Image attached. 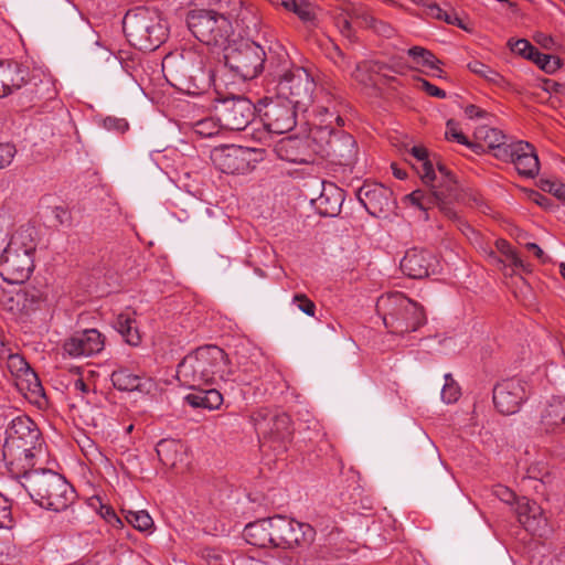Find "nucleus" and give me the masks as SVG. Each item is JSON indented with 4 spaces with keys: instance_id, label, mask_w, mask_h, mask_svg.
Returning <instances> with one entry per match:
<instances>
[{
    "instance_id": "obj_33",
    "label": "nucleus",
    "mask_w": 565,
    "mask_h": 565,
    "mask_svg": "<svg viewBox=\"0 0 565 565\" xmlns=\"http://www.w3.org/2000/svg\"><path fill=\"white\" fill-rule=\"evenodd\" d=\"M565 424V398H553L541 416V425L546 433H553Z\"/></svg>"
},
{
    "instance_id": "obj_20",
    "label": "nucleus",
    "mask_w": 565,
    "mask_h": 565,
    "mask_svg": "<svg viewBox=\"0 0 565 565\" xmlns=\"http://www.w3.org/2000/svg\"><path fill=\"white\" fill-rule=\"evenodd\" d=\"M296 109L287 100L270 102L265 106L263 122L268 132L281 135L296 126Z\"/></svg>"
},
{
    "instance_id": "obj_24",
    "label": "nucleus",
    "mask_w": 565,
    "mask_h": 565,
    "mask_svg": "<svg viewBox=\"0 0 565 565\" xmlns=\"http://www.w3.org/2000/svg\"><path fill=\"white\" fill-rule=\"evenodd\" d=\"M28 71L12 61H0V98L6 97L26 83Z\"/></svg>"
},
{
    "instance_id": "obj_26",
    "label": "nucleus",
    "mask_w": 565,
    "mask_h": 565,
    "mask_svg": "<svg viewBox=\"0 0 565 565\" xmlns=\"http://www.w3.org/2000/svg\"><path fill=\"white\" fill-rule=\"evenodd\" d=\"M256 429L264 436L284 440L291 434L290 417L285 413H280L264 418H256Z\"/></svg>"
},
{
    "instance_id": "obj_40",
    "label": "nucleus",
    "mask_w": 565,
    "mask_h": 565,
    "mask_svg": "<svg viewBox=\"0 0 565 565\" xmlns=\"http://www.w3.org/2000/svg\"><path fill=\"white\" fill-rule=\"evenodd\" d=\"M467 67L473 74L484 78L486 81L494 85H498L500 87L507 85L504 77L499 72L489 67L488 65L483 64L480 61H471L468 63Z\"/></svg>"
},
{
    "instance_id": "obj_45",
    "label": "nucleus",
    "mask_w": 565,
    "mask_h": 565,
    "mask_svg": "<svg viewBox=\"0 0 565 565\" xmlns=\"http://www.w3.org/2000/svg\"><path fill=\"white\" fill-rule=\"evenodd\" d=\"M531 61H533L544 72L551 73V74L556 72L557 70H559L562 66L561 60L558 57L548 55V54H544L539 51L535 52V54Z\"/></svg>"
},
{
    "instance_id": "obj_35",
    "label": "nucleus",
    "mask_w": 565,
    "mask_h": 565,
    "mask_svg": "<svg viewBox=\"0 0 565 565\" xmlns=\"http://www.w3.org/2000/svg\"><path fill=\"white\" fill-rule=\"evenodd\" d=\"M477 135L484 141L488 148L493 150L495 158H498V154L501 153V151L507 150L508 152L511 148V142L507 141L505 135L497 128L481 127L478 129Z\"/></svg>"
},
{
    "instance_id": "obj_2",
    "label": "nucleus",
    "mask_w": 565,
    "mask_h": 565,
    "mask_svg": "<svg viewBox=\"0 0 565 565\" xmlns=\"http://www.w3.org/2000/svg\"><path fill=\"white\" fill-rule=\"evenodd\" d=\"M41 434L34 422L24 415L13 418L7 430L3 458L17 473H28L34 466V458L41 451Z\"/></svg>"
},
{
    "instance_id": "obj_14",
    "label": "nucleus",
    "mask_w": 565,
    "mask_h": 565,
    "mask_svg": "<svg viewBox=\"0 0 565 565\" xmlns=\"http://www.w3.org/2000/svg\"><path fill=\"white\" fill-rule=\"evenodd\" d=\"M217 116L223 128L243 130L254 118V106L245 97L233 96L221 102Z\"/></svg>"
},
{
    "instance_id": "obj_11",
    "label": "nucleus",
    "mask_w": 565,
    "mask_h": 565,
    "mask_svg": "<svg viewBox=\"0 0 565 565\" xmlns=\"http://www.w3.org/2000/svg\"><path fill=\"white\" fill-rule=\"evenodd\" d=\"M213 164L228 174H243L254 169L257 150L235 145L215 148L211 153Z\"/></svg>"
},
{
    "instance_id": "obj_37",
    "label": "nucleus",
    "mask_w": 565,
    "mask_h": 565,
    "mask_svg": "<svg viewBox=\"0 0 565 565\" xmlns=\"http://www.w3.org/2000/svg\"><path fill=\"white\" fill-rule=\"evenodd\" d=\"M288 11L294 12L303 22H312L316 19V7L308 0H278Z\"/></svg>"
},
{
    "instance_id": "obj_32",
    "label": "nucleus",
    "mask_w": 565,
    "mask_h": 565,
    "mask_svg": "<svg viewBox=\"0 0 565 565\" xmlns=\"http://www.w3.org/2000/svg\"><path fill=\"white\" fill-rule=\"evenodd\" d=\"M184 401L193 408L214 411L223 404V395L215 388L200 390L199 387L195 392L188 394Z\"/></svg>"
},
{
    "instance_id": "obj_64",
    "label": "nucleus",
    "mask_w": 565,
    "mask_h": 565,
    "mask_svg": "<svg viewBox=\"0 0 565 565\" xmlns=\"http://www.w3.org/2000/svg\"><path fill=\"white\" fill-rule=\"evenodd\" d=\"M22 296L25 300L30 299L32 302H36L38 307H40L42 302L41 295L35 289L25 290Z\"/></svg>"
},
{
    "instance_id": "obj_60",
    "label": "nucleus",
    "mask_w": 565,
    "mask_h": 565,
    "mask_svg": "<svg viewBox=\"0 0 565 565\" xmlns=\"http://www.w3.org/2000/svg\"><path fill=\"white\" fill-rule=\"evenodd\" d=\"M72 390L74 391V393L78 394L82 398H84L89 393V387L84 382L83 379H76L72 384Z\"/></svg>"
},
{
    "instance_id": "obj_38",
    "label": "nucleus",
    "mask_w": 565,
    "mask_h": 565,
    "mask_svg": "<svg viewBox=\"0 0 565 565\" xmlns=\"http://www.w3.org/2000/svg\"><path fill=\"white\" fill-rule=\"evenodd\" d=\"M126 521L131 524L137 531L145 533H152L154 523L151 515L146 510L131 511L121 509Z\"/></svg>"
},
{
    "instance_id": "obj_17",
    "label": "nucleus",
    "mask_w": 565,
    "mask_h": 565,
    "mask_svg": "<svg viewBox=\"0 0 565 565\" xmlns=\"http://www.w3.org/2000/svg\"><path fill=\"white\" fill-rule=\"evenodd\" d=\"M526 398L527 385L519 379L504 380L497 384L493 390L494 406L504 415H512L519 412Z\"/></svg>"
},
{
    "instance_id": "obj_49",
    "label": "nucleus",
    "mask_w": 565,
    "mask_h": 565,
    "mask_svg": "<svg viewBox=\"0 0 565 565\" xmlns=\"http://www.w3.org/2000/svg\"><path fill=\"white\" fill-rule=\"evenodd\" d=\"M446 138L457 141L460 145L470 147L467 137L459 129V125L455 120H448L446 124Z\"/></svg>"
},
{
    "instance_id": "obj_47",
    "label": "nucleus",
    "mask_w": 565,
    "mask_h": 565,
    "mask_svg": "<svg viewBox=\"0 0 565 565\" xmlns=\"http://www.w3.org/2000/svg\"><path fill=\"white\" fill-rule=\"evenodd\" d=\"M509 47L512 52L519 54L522 57L527 60H532L535 52L537 51L527 40L519 39V40H510L508 42Z\"/></svg>"
},
{
    "instance_id": "obj_8",
    "label": "nucleus",
    "mask_w": 565,
    "mask_h": 565,
    "mask_svg": "<svg viewBox=\"0 0 565 565\" xmlns=\"http://www.w3.org/2000/svg\"><path fill=\"white\" fill-rule=\"evenodd\" d=\"M376 310L384 326L394 334L414 332L426 322L423 308L401 292L380 297Z\"/></svg>"
},
{
    "instance_id": "obj_15",
    "label": "nucleus",
    "mask_w": 565,
    "mask_h": 565,
    "mask_svg": "<svg viewBox=\"0 0 565 565\" xmlns=\"http://www.w3.org/2000/svg\"><path fill=\"white\" fill-rule=\"evenodd\" d=\"M359 202L375 217L387 216L395 207L391 189L381 183L365 182L356 192Z\"/></svg>"
},
{
    "instance_id": "obj_54",
    "label": "nucleus",
    "mask_w": 565,
    "mask_h": 565,
    "mask_svg": "<svg viewBox=\"0 0 565 565\" xmlns=\"http://www.w3.org/2000/svg\"><path fill=\"white\" fill-rule=\"evenodd\" d=\"M11 523V508L7 498L0 493V527H7Z\"/></svg>"
},
{
    "instance_id": "obj_44",
    "label": "nucleus",
    "mask_w": 565,
    "mask_h": 565,
    "mask_svg": "<svg viewBox=\"0 0 565 565\" xmlns=\"http://www.w3.org/2000/svg\"><path fill=\"white\" fill-rule=\"evenodd\" d=\"M441 399L446 404H452L460 397V387L450 373L445 374V384L441 388Z\"/></svg>"
},
{
    "instance_id": "obj_30",
    "label": "nucleus",
    "mask_w": 565,
    "mask_h": 565,
    "mask_svg": "<svg viewBox=\"0 0 565 565\" xmlns=\"http://www.w3.org/2000/svg\"><path fill=\"white\" fill-rule=\"evenodd\" d=\"M355 141L352 136L339 130L330 143V150L323 157L338 159L342 163H349L355 153Z\"/></svg>"
},
{
    "instance_id": "obj_13",
    "label": "nucleus",
    "mask_w": 565,
    "mask_h": 565,
    "mask_svg": "<svg viewBox=\"0 0 565 565\" xmlns=\"http://www.w3.org/2000/svg\"><path fill=\"white\" fill-rule=\"evenodd\" d=\"M439 174V188H436L434 182L427 184L431 188V191L425 192L423 190H415L405 196L406 201H409L412 205L418 207L423 212H427L433 205L439 204L446 199L452 196V192L456 190V181L451 172L444 166L438 163L437 166ZM427 213H425V220H427Z\"/></svg>"
},
{
    "instance_id": "obj_46",
    "label": "nucleus",
    "mask_w": 565,
    "mask_h": 565,
    "mask_svg": "<svg viewBox=\"0 0 565 565\" xmlns=\"http://www.w3.org/2000/svg\"><path fill=\"white\" fill-rule=\"evenodd\" d=\"M353 79L363 86H370L374 83L373 79V65L370 62H362L356 64L354 71L351 73Z\"/></svg>"
},
{
    "instance_id": "obj_7",
    "label": "nucleus",
    "mask_w": 565,
    "mask_h": 565,
    "mask_svg": "<svg viewBox=\"0 0 565 565\" xmlns=\"http://www.w3.org/2000/svg\"><path fill=\"white\" fill-rule=\"evenodd\" d=\"M122 28L129 43L141 51H153L168 38L160 13L146 7L129 10L122 19Z\"/></svg>"
},
{
    "instance_id": "obj_1",
    "label": "nucleus",
    "mask_w": 565,
    "mask_h": 565,
    "mask_svg": "<svg viewBox=\"0 0 565 565\" xmlns=\"http://www.w3.org/2000/svg\"><path fill=\"white\" fill-rule=\"evenodd\" d=\"M177 376L180 383L195 390L213 384L217 379L230 381L232 371L227 355L216 345H204L186 354L179 363Z\"/></svg>"
},
{
    "instance_id": "obj_27",
    "label": "nucleus",
    "mask_w": 565,
    "mask_h": 565,
    "mask_svg": "<svg viewBox=\"0 0 565 565\" xmlns=\"http://www.w3.org/2000/svg\"><path fill=\"white\" fill-rule=\"evenodd\" d=\"M343 202V191L333 183H328L323 185L322 192L316 200V206L320 215L333 217L340 213Z\"/></svg>"
},
{
    "instance_id": "obj_57",
    "label": "nucleus",
    "mask_w": 565,
    "mask_h": 565,
    "mask_svg": "<svg viewBox=\"0 0 565 565\" xmlns=\"http://www.w3.org/2000/svg\"><path fill=\"white\" fill-rule=\"evenodd\" d=\"M105 127L124 132L128 129V122L125 119L108 117L104 121Z\"/></svg>"
},
{
    "instance_id": "obj_59",
    "label": "nucleus",
    "mask_w": 565,
    "mask_h": 565,
    "mask_svg": "<svg viewBox=\"0 0 565 565\" xmlns=\"http://www.w3.org/2000/svg\"><path fill=\"white\" fill-rule=\"evenodd\" d=\"M444 21L448 24L457 25L458 28L471 32V29L454 12H447Z\"/></svg>"
},
{
    "instance_id": "obj_62",
    "label": "nucleus",
    "mask_w": 565,
    "mask_h": 565,
    "mask_svg": "<svg viewBox=\"0 0 565 565\" xmlns=\"http://www.w3.org/2000/svg\"><path fill=\"white\" fill-rule=\"evenodd\" d=\"M465 114L466 116L469 118V119H476V118H481L483 116H486V111L480 109L478 106L476 105H468L466 108H465Z\"/></svg>"
},
{
    "instance_id": "obj_19",
    "label": "nucleus",
    "mask_w": 565,
    "mask_h": 565,
    "mask_svg": "<svg viewBox=\"0 0 565 565\" xmlns=\"http://www.w3.org/2000/svg\"><path fill=\"white\" fill-rule=\"evenodd\" d=\"M7 367L15 377L17 387L32 397H43V387L36 373L30 367L24 358L18 353H8Z\"/></svg>"
},
{
    "instance_id": "obj_56",
    "label": "nucleus",
    "mask_w": 565,
    "mask_h": 565,
    "mask_svg": "<svg viewBox=\"0 0 565 565\" xmlns=\"http://www.w3.org/2000/svg\"><path fill=\"white\" fill-rule=\"evenodd\" d=\"M423 6L425 8V14L427 17L444 21L447 12L444 11L438 4L431 2V3H423Z\"/></svg>"
},
{
    "instance_id": "obj_25",
    "label": "nucleus",
    "mask_w": 565,
    "mask_h": 565,
    "mask_svg": "<svg viewBox=\"0 0 565 565\" xmlns=\"http://www.w3.org/2000/svg\"><path fill=\"white\" fill-rule=\"evenodd\" d=\"M276 156L291 163H309L310 156L307 152L306 142L298 137H284L274 146Z\"/></svg>"
},
{
    "instance_id": "obj_51",
    "label": "nucleus",
    "mask_w": 565,
    "mask_h": 565,
    "mask_svg": "<svg viewBox=\"0 0 565 565\" xmlns=\"http://www.w3.org/2000/svg\"><path fill=\"white\" fill-rule=\"evenodd\" d=\"M292 302L297 308L309 317H313L316 313V305L303 294H296L292 298Z\"/></svg>"
},
{
    "instance_id": "obj_58",
    "label": "nucleus",
    "mask_w": 565,
    "mask_h": 565,
    "mask_svg": "<svg viewBox=\"0 0 565 565\" xmlns=\"http://www.w3.org/2000/svg\"><path fill=\"white\" fill-rule=\"evenodd\" d=\"M420 84H422V87L423 89L430 96L433 97H438V98H445L446 97V92L440 89L439 87L430 84L429 82H427L426 79H422L420 81Z\"/></svg>"
},
{
    "instance_id": "obj_50",
    "label": "nucleus",
    "mask_w": 565,
    "mask_h": 565,
    "mask_svg": "<svg viewBox=\"0 0 565 565\" xmlns=\"http://www.w3.org/2000/svg\"><path fill=\"white\" fill-rule=\"evenodd\" d=\"M498 250L505 256L507 260L510 262L514 267H522V260L518 254L511 248L510 244L504 239L497 241Z\"/></svg>"
},
{
    "instance_id": "obj_63",
    "label": "nucleus",
    "mask_w": 565,
    "mask_h": 565,
    "mask_svg": "<svg viewBox=\"0 0 565 565\" xmlns=\"http://www.w3.org/2000/svg\"><path fill=\"white\" fill-rule=\"evenodd\" d=\"M526 249L530 252H533L534 255L543 263L548 260V257L545 255L543 249L535 243H526L525 244Z\"/></svg>"
},
{
    "instance_id": "obj_41",
    "label": "nucleus",
    "mask_w": 565,
    "mask_h": 565,
    "mask_svg": "<svg viewBox=\"0 0 565 565\" xmlns=\"http://www.w3.org/2000/svg\"><path fill=\"white\" fill-rule=\"evenodd\" d=\"M407 54L413 62L429 70H438L441 62L427 49L423 46H413L408 49Z\"/></svg>"
},
{
    "instance_id": "obj_9",
    "label": "nucleus",
    "mask_w": 565,
    "mask_h": 565,
    "mask_svg": "<svg viewBox=\"0 0 565 565\" xmlns=\"http://www.w3.org/2000/svg\"><path fill=\"white\" fill-rule=\"evenodd\" d=\"M35 244L30 235L14 233L0 256V276L9 284L26 281L34 269Z\"/></svg>"
},
{
    "instance_id": "obj_48",
    "label": "nucleus",
    "mask_w": 565,
    "mask_h": 565,
    "mask_svg": "<svg viewBox=\"0 0 565 565\" xmlns=\"http://www.w3.org/2000/svg\"><path fill=\"white\" fill-rule=\"evenodd\" d=\"M364 10H362V9L355 10L354 17H348V15H343V14L338 17V19H337L338 28L344 35L350 36L352 23H358L360 25H363V23L361 22V19H359V15Z\"/></svg>"
},
{
    "instance_id": "obj_34",
    "label": "nucleus",
    "mask_w": 565,
    "mask_h": 565,
    "mask_svg": "<svg viewBox=\"0 0 565 565\" xmlns=\"http://www.w3.org/2000/svg\"><path fill=\"white\" fill-rule=\"evenodd\" d=\"M115 329L121 334L125 342L132 347H138L141 342V335L138 331L134 313L122 312L117 316L114 322Z\"/></svg>"
},
{
    "instance_id": "obj_3",
    "label": "nucleus",
    "mask_w": 565,
    "mask_h": 565,
    "mask_svg": "<svg viewBox=\"0 0 565 565\" xmlns=\"http://www.w3.org/2000/svg\"><path fill=\"white\" fill-rule=\"evenodd\" d=\"M278 63L274 64L269 57V68L277 81V95L301 111H306L313 102L316 82L313 76L303 67L292 66L287 53L279 49Z\"/></svg>"
},
{
    "instance_id": "obj_61",
    "label": "nucleus",
    "mask_w": 565,
    "mask_h": 565,
    "mask_svg": "<svg viewBox=\"0 0 565 565\" xmlns=\"http://www.w3.org/2000/svg\"><path fill=\"white\" fill-rule=\"evenodd\" d=\"M98 514L105 520V522H108L116 514L115 510L110 505L104 504L100 501H98Z\"/></svg>"
},
{
    "instance_id": "obj_21",
    "label": "nucleus",
    "mask_w": 565,
    "mask_h": 565,
    "mask_svg": "<svg viewBox=\"0 0 565 565\" xmlns=\"http://www.w3.org/2000/svg\"><path fill=\"white\" fill-rule=\"evenodd\" d=\"M104 347V335L96 329H87L74 333L63 348L70 356L87 358L99 353Z\"/></svg>"
},
{
    "instance_id": "obj_55",
    "label": "nucleus",
    "mask_w": 565,
    "mask_h": 565,
    "mask_svg": "<svg viewBox=\"0 0 565 565\" xmlns=\"http://www.w3.org/2000/svg\"><path fill=\"white\" fill-rule=\"evenodd\" d=\"M493 494L504 503L511 504L515 501V494L512 490L504 486H497Z\"/></svg>"
},
{
    "instance_id": "obj_4",
    "label": "nucleus",
    "mask_w": 565,
    "mask_h": 565,
    "mask_svg": "<svg viewBox=\"0 0 565 565\" xmlns=\"http://www.w3.org/2000/svg\"><path fill=\"white\" fill-rule=\"evenodd\" d=\"M206 62L207 57L204 54L195 50H185L167 55L162 67L174 86L190 95H199L213 83V73L206 67Z\"/></svg>"
},
{
    "instance_id": "obj_36",
    "label": "nucleus",
    "mask_w": 565,
    "mask_h": 565,
    "mask_svg": "<svg viewBox=\"0 0 565 565\" xmlns=\"http://www.w3.org/2000/svg\"><path fill=\"white\" fill-rule=\"evenodd\" d=\"M411 154L417 160L419 167H417V172L420 175L422 181L425 184H431L435 182L438 177L433 167V163L428 160L427 150L420 146H414L411 149Z\"/></svg>"
},
{
    "instance_id": "obj_28",
    "label": "nucleus",
    "mask_w": 565,
    "mask_h": 565,
    "mask_svg": "<svg viewBox=\"0 0 565 565\" xmlns=\"http://www.w3.org/2000/svg\"><path fill=\"white\" fill-rule=\"evenodd\" d=\"M113 385L125 392H149L152 387L150 379L131 373L128 369H119L111 373Z\"/></svg>"
},
{
    "instance_id": "obj_29",
    "label": "nucleus",
    "mask_w": 565,
    "mask_h": 565,
    "mask_svg": "<svg viewBox=\"0 0 565 565\" xmlns=\"http://www.w3.org/2000/svg\"><path fill=\"white\" fill-rule=\"evenodd\" d=\"M243 536L250 545L258 547L273 546L271 518L247 524Z\"/></svg>"
},
{
    "instance_id": "obj_39",
    "label": "nucleus",
    "mask_w": 565,
    "mask_h": 565,
    "mask_svg": "<svg viewBox=\"0 0 565 565\" xmlns=\"http://www.w3.org/2000/svg\"><path fill=\"white\" fill-rule=\"evenodd\" d=\"M215 3L222 4L223 2L230 6L233 3V9L228 11V14L235 17L237 21L242 23L249 22L256 30L259 26V19L249 9L243 7L241 0H213Z\"/></svg>"
},
{
    "instance_id": "obj_53",
    "label": "nucleus",
    "mask_w": 565,
    "mask_h": 565,
    "mask_svg": "<svg viewBox=\"0 0 565 565\" xmlns=\"http://www.w3.org/2000/svg\"><path fill=\"white\" fill-rule=\"evenodd\" d=\"M15 156V148L10 143H0V169L9 166Z\"/></svg>"
},
{
    "instance_id": "obj_23",
    "label": "nucleus",
    "mask_w": 565,
    "mask_h": 565,
    "mask_svg": "<svg viewBox=\"0 0 565 565\" xmlns=\"http://www.w3.org/2000/svg\"><path fill=\"white\" fill-rule=\"evenodd\" d=\"M515 514L519 522L530 532L540 533L546 526L547 519L543 509L529 498H521L515 502Z\"/></svg>"
},
{
    "instance_id": "obj_16",
    "label": "nucleus",
    "mask_w": 565,
    "mask_h": 565,
    "mask_svg": "<svg viewBox=\"0 0 565 565\" xmlns=\"http://www.w3.org/2000/svg\"><path fill=\"white\" fill-rule=\"evenodd\" d=\"M333 124L340 127L343 125V119L337 113L328 108H319L317 111V121L309 132V139L313 145L312 150L321 157L330 150V143L339 131Z\"/></svg>"
},
{
    "instance_id": "obj_10",
    "label": "nucleus",
    "mask_w": 565,
    "mask_h": 565,
    "mask_svg": "<svg viewBox=\"0 0 565 565\" xmlns=\"http://www.w3.org/2000/svg\"><path fill=\"white\" fill-rule=\"evenodd\" d=\"M186 22L189 30L200 42L222 50L234 35L228 18L214 11H192Z\"/></svg>"
},
{
    "instance_id": "obj_31",
    "label": "nucleus",
    "mask_w": 565,
    "mask_h": 565,
    "mask_svg": "<svg viewBox=\"0 0 565 565\" xmlns=\"http://www.w3.org/2000/svg\"><path fill=\"white\" fill-rule=\"evenodd\" d=\"M159 460L167 467H175L185 456L184 445L177 439H161L156 447Z\"/></svg>"
},
{
    "instance_id": "obj_42",
    "label": "nucleus",
    "mask_w": 565,
    "mask_h": 565,
    "mask_svg": "<svg viewBox=\"0 0 565 565\" xmlns=\"http://www.w3.org/2000/svg\"><path fill=\"white\" fill-rule=\"evenodd\" d=\"M359 19H361L363 26L373 29L377 34L382 36L390 38L394 33V30L390 24L376 20V18L373 17L369 11L361 12Z\"/></svg>"
},
{
    "instance_id": "obj_43",
    "label": "nucleus",
    "mask_w": 565,
    "mask_h": 565,
    "mask_svg": "<svg viewBox=\"0 0 565 565\" xmlns=\"http://www.w3.org/2000/svg\"><path fill=\"white\" fill-rule=\"evenodd\" d=\"M221 122L213 118H204L193 124V131L200 137L210 138L218 134Z\"/></svg>"
},
{
    "instance_id": "obj_6",
    "label": "nucleus",
    "mask_w": 565,
    "mask_h": 565,
    "mask_svg": "<svg viewBox=\"0 0 565 565\" xmlns=\"http://www.w3.org/2000/svg\"><path fill=\"white\" fill-rule=\"evenodd\" d=\"M243 24L247 36L232 38L222 51L225 66L246 81L255 78L264 70L266 52L260 43L249 38L258 32V28L255 30L249 22Z\"/></svg>"
},
{
    "instance_id": "obj_52",
    "label": "nucleus",
    "mask_w": 565,
    "mask_h": 565,
    "mask_svg": "<svg viewBox=\"0 0 565 565\" xmlns=\"http://www.w3.org/2000/svg\"><path fill=\"white\" fill-rule=\"evenodd\" d=\"M542 189L552 193L559 200L565 201V184L558 181L545 180L542 182Z\"/></svg>"
},
{
    "instance_id": "obj_5",
    "label": "nucleus",
    "mask_w": 565,
    "mask_h": 565,
    "mask_svg": "<svg viewBox=\"0 0 565 565\" xmlns=\"http://www.w3.org/2000/svg\"><path fill=\"white\" fill-rule=\"evenodd\" d=\"M22 487L44 509L65 510L74 500V490L64 477L52 470H31L22 476Z\"/></svg>"
},
{
    "instance_id": "obj_18",
    "label": "nucleus",
    "mask_w": 565,
    "mask_h": 565,
    "mask_svg": "<svg viewBox=\"0 0 565 565\" xmlns=\"http://www.w3.org/2000/svg\"><path fill=\"white\" fill-rule=\"evenodd\" d=\"M498 159L511 161L518 173L525 178H534L540 171V161L535 148L527 141H511V148L501 151Z\"/></svg>"
},
{
    "instance_id": "obj_22",
    "label": "nucleus",
    "mask_w": 565,
    "mask_h": 565,
    "mask_svg": "<svg viewBox=\"0 0 565 565\" xmlns=\"http://www.w3.org/2000/svg\"><path fill=\"white\" fill-rule=\"evenodd\" d=\"M437 260L425 249L413 248L406 252L399 267L404 275L413 279H422L436 270Z\"/></svg>"
},
{
    "instance_id": "obj_12",
    "label": "nucleus",
    "mask_w": 565,
    "mask_h": 565,
    "mask_svg": "<svg viewBox=\"0 0 565 565\" xmlns=\"http://www.w3.org/2000/svg\"><path fill=\"white\" fill-rule=\"evenodd\" d=\"M273 546L292 548L313 540L315 530L307 523H301L285 516L271 518Z\"/></svg>"
}]
</instances>
